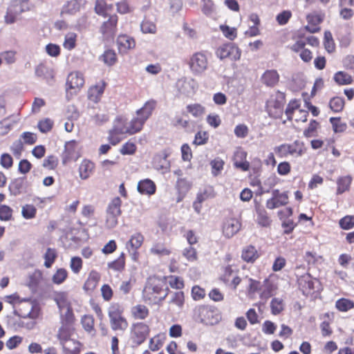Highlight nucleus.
<instances>
[{"instance_id": "obj_31", "label": "nucleus", "mask_w": 354, "mask_h": 354, "mask_svg": "<svg viewBox=\"0 0 354 354\" xmlns=\"http://www.w3.org/2000/svg\"><path fill=\"white\" fill-rule=\"evenodd\" d=\"M352 182V177L351 176H345L340 177L337 180V194H342L348 190Z\"/></svg>"}, {"instance_id": "obj_20", "label": "nucleus", "mask_w": 354, "mask_h": 354, "mask_svg": "<svg viewBox=\"0 0 354 354\" xmlns=\"http://www.w3.org/2000/svg\"><path fill=\"white\" fill-rule=\"evenodd\" d=\"M241 257L244 261L253 263L259 258L260 253L255 246L248 245L243 248Z\"/></svg>"}, {"instance_id": "obj_43", "label": "nucleus", "mask_w": 354, "mask_h": 354, "mask_svg": "<svg viewBox=\"0 0 354 354\" xmlns=\"http://www.w3.org/2000/svg\"><path fill=\"white\" fill-rule=\"evenodd\" d=\"M272 313L274 315L279 314L284 307L283 301L281 298H274L270 303Z\"/></svg>"}, {"instance_id": "obj_6", "label": "nucleus", "mask_w": 354, "mask_h": 354, "mask_svg": "<svg viewBox=\"0 0 354 354\" xmlns=\"http://www.w3.org/2000/svg\"><path fill=\"white\" fill-rule=\"evenodd\" d=\"M150 333V328L145 322H136L131 325L130 329V338L135 346L142 344Z\"/></svg>"}, {"instance_id": "obj_11", "label": "nucleus", "mask_w": 354, "mask_h": 354, "mask_svg": "<svg viewBox=\"0 0 354 354\" xmlns=\"http://www.w3.org/2000/svg\"><path fill=\"white\" fill-rule=\"evenodd\" d=\"M241 228L240 221L234 217L226 218L222 224V233L225 238L233 237Z\"/></svg>"}, {"instance_id": "obj_54", "label": "nucleus", "mask_w": 354, "mask_h": 354, "mask_svg": "<svg viewBox=\"0 0 354 354\" xmlns=\"http://www.w3.org/2000/svg\"><path fill=\"white\" fill-rule=\"evenodd\" d=\"M183 256L189 261H194L197 259L196 250L194 248L189 245V247L184 248L183 250Z\"/></svg>"}, {"instance_id": "obj_48", "label": "nucleus", "mask_w": 354, "mask_h": 354, "mask_svg": "<svg viewBox=\"0 0 354 354\" xmlns=\"http://www.w3.org/2000/svg\"><path fill=\"white\" fill-rule=\"evenodd\" d=\"M248 279L249 282L248 288V294L249 295L252 296L254 293L261 290L262 285L261 284L260 281L254 280L252 278H248Z\"/></svg>"}, {"instance_id": "obj_16", "label": "nucleus", "mask_w": 354, "mask_h": 354, "mask_svg": "<svg viewBox=\"0 0 354 354\" xmlns=\"http://www.w3.org/2000/svg\"><path fill=\"white\" fill-rule=\"evenodd\" d=\"M176 86L179 92L185 95H190L197 89L196 82L192 78H182L178 80L176 82Z\"/></svg>"}, {"instance_id": "obj_40", "label": "nucleus", "mask_w": 354, "mask_h": 354, "mask_svg": "<svg viewBox=\"0 0 354 354\" xmlns=\"http://www.w3.org/2000/svg\"><path fill=\"white\" fill-rule=\"evenodd\" d=\"M336 308L342 312H346L354 308V303L348 299H339L336 301Z\"/></svg>"}, {"instance_id": "obj_15", "label": "nucleus", "mask_w": 354, "mask_h": 354, "mask_svg": "<svg viewBox=\"0 0 354 354\" xmlns=\"http://www.w3.org/2000/svg\"><path fill=\"white\" fill-rule=\"evenodd\" d=\"M80 157V152L77 142L71 140L65 144V150L62 154V162L64 164L69 161H76Z\"/></svg>"}, {"instance_id": "obj_12", "label": "nucleus", "mask_w": 354, "mask_h": 354, "mask_svg": "<svg viewBox=\"0 0 354 354\" xmlns=\"http://www.w3.org/2000/svg\"><path fill=\"white\" fill-rule=\"evenodd\" d=\"M156 102L153 100H150L145 103L143 106L136 111L137 116L133 118L136 122L140 125V129L142 127L145 121L151 116L153 111L156 108Z\"/></svg>"}, {"instance_id": "obj_35", "label": "nucleus", "mask_w": 354, "mask_h": 354, "mask_svg": "<svg viewBox=\"0 0 354 354\" xmlns=\"http://www.w3.org/2000/svg\"><path fill=\"white\" fill-rule=\"evenodd\" d=\"M164 281L168 283L171 288L174 289H182L184 288L183 279L177 276L171 275L167 277H163Z\"/></svg>"}, {"instance_id": "obj_19", "label": "nucleus", "mask_w": 354, "mask_h": 354, "mask_svg": "<svg viewBox=\"0 0 354 354\" xmlns=\"http://www.w3.org/2000/svg\"><path fill=\"white\" fill-rule=\"evenodd\" d=\"M306 41L298 40L292 46L291 49L296 52L299 53L300 58L305 62H310L313 58L311 51L305 48Z\"/></svg>"}, {"instance_id": "obj_26", "label": "nucleus", "mask_w": 354, "mask_h": 354, "mask_svg": "<svg viewBox=\"0 0 354 354\" xmlns=\"http://www.w3.org/2000/svg\"><path fill=\"white\" fill-rule=\"evenodd\" d=\"M255 207L257 211L256 221L257 223L262 227H268L270 224V219L267 216L266 211L257 202L255 203Z\"/></svg>"}, {"instance_id": "obj_45", "label": "nucleus", "mask_w": 354, "mask_h": 354, "mask_svg": "<svg viewBox=\"0 0 354 354\" xmlns=\"http://www.w3.org/2000/svg\"><path fill=\"white\" fill-rule=\"evenodd\" d=\"M68 276V272L64 268H59L53 276V281L56 284L62 283Z\"/></svg>"}, {"instance_id": "obj_64", "label": "nucleus", "mask_w": 354, "mask_h": 354, "mask_svg": "<svg viewBox=\"0 0 354 354\" xmlns=\"http://www.w3.org/2000/svg\"><path fill=\"white\" fill-rule=\"evenodd\" d=\"M141 30L143 33H155L156 30V25L149 21H143L140 25Z\"/></svg>"}, {"instance_id": "obj_41", "label": "nucleus", "mask_w": 354, "mask_h": 354, "mask_svg": "<svg viewBox=\"0 0 354 354\" xmlns=\"http://www.w3.org/2000/svg\"><path fill=\"white\" fill-rule=\"evenodd\" d=\"M44 257L45 259L44 266L47 268H50L57 257L56 250L55 249L48 248Z\"/></svg>"}, {"instance_id": "obj_17", "label": "nucleus", "mask_w": 354, "mask_h": 354, "mask_svg": "<svg viewBox=\"0 0 354 354\" xmlns=\"http://www.w3.org/2000/svg\"><path fill=\"white\" fill-rule=\"evenodd\" d=\"M169 153L165 150L158 154H156L153 159V165L157 170L165 173L169 171L170 167L169 161L167 160Z\"/></svg>"}, {"instance_id": "obj_9", "label": "nucleus", "mask_w": 354, "mask_h": 354, "mask_svg": "<svg viewBox=\"0 0 354 354\" xmlns=\"http://www.w3.org/2000/svg\"><path fill=\"white\" fill-rule=\"evenodd\" d=\"M84 84V77L82 73L79 71H73L68 74L66 83V90L67 95L70 93L71 95L77 94Z\"/></svg>"}, {"instance_id": "obj_38", "label": "nucleus", "mask_w": 354, "mask_h": 354, "mask_svg": "<svg viewBox=\"0 0 354 354\" xmlns=\"http://www.w3.org/2000/svg\"><path fill=\"white\" fill-rule=\"evenodd\" d=\"M224 165V161L219 157H217L212 160L210 162L212 175L216 176L218 174H220L221 171L223 169Z\"/></svg>"}, {"instance_id": "obj_59", "label": "nucleus", "mask_w": 354, "mask_h": 354, "mask_svg": "<svg viewBox=\"0 0 354 354\" xmlns=\"http://www.w3.org/2000/svg\"><path fill=\"white\" fill-rule=\"evenodd\" d=\"M324 46L328 53H332L335 50L332 35L329 31H326L324 33Z\"/></svg>"}, {"instance_id": "obj_58", "label": "nucleus", "mask_w": 354, "mask_h": 354, "mask_svg": "<svg viewBox=\"0 0 354 354\" xmlns=\"http://www.w3.org/2000/svg\"><path fill=\"white\" fill-rule=\"evenodd\" d=\"M220 29L225 37L230 40H233L236 37V30L228 26L221 25Z\"/></svg>"}, {"instance_id": "obj_61", "label": "nucleus", "mask_w": 354, "mask_h": 354, "mask_svg": "<svg viewBox=\"0 0 354 354\" xmlns=\"http://www.w3.org/2000/svg\"><path fill=\"white\" fill-rule=\"evenodd\" d=\"M136 146L133 142H127L122 145L120 153L122 155H132L136 152Z\"/></svg>"}, {"instance_id": "obj_51", "label": "nucleus", "mask_w": 354, "mask_h": 354, "mask_svg": "<svg viewBox=\"0 0 354 354\" xmlns=\"http://www.w3.org/2000/svg\"><path fill=\"white\" fill-rule=\"evenodd\" d=\"M339 224L343 230H350L354 227V216H346L339 220Z\"/></svg>"}, {"instance_id": "obj_14", "label": "nucleus", "mask_w": 354, "mask_h": 354, "mask_svg": "<svg viewBox=\"0 0 354 354\" xmlns=\"http://www.w3.org/2000/svg\"><path fill=\"white\" fill-rule=\"evenodd\" d=\"M120 214V201H113L107 209L106 225L108 228H113L118 224V218Z\"/></svg>"}, {"instance_id": "obj_62", "label": "nucleus", "mask_w": 354, "mask_h": 354, "mask_svg": "<svg viewBox=\"0 0 354 354\" xmlns=\"http://www.w3.org/2000/svg\"><path fill=\"white\" fill-rule=\"evenodd\" d=\"M281 226L283 228L284 234H288L294 230L297 224L292 218H289L282 221Z\"/></svg>"}, {"instance_id": "obj_42", "label": "nucleus", "mask_w": 354, "mask_h": 354, "mask_svg": "<svg viewBox=\"0 0 354 354\" xmlns=\"http://www.w3.org/2000/svg\"><path fill=\"white\" fill-rule=\"evenodd\" d=\"M299 103L297 100H292L289 102L286 109V114L288 120L292 119V115L297 114L299 111Z\"/></svg>"}, {"instance_id": "obj_50", "label": "nucleus", "mask_w": 354, "mask_h": 354, "mask_svg": "<svg viewBox=\"0 0 354 354\" xmlns=\"http://www.w3.org/2000/svg\"><path fill=\"white\" fill-rule=\"evenodd\" d=\"M70 268L75 274H78L82 268V260L79 257H73L71 259Z\"/></svg>"}, {"instance_id": "obj_10", "label": "nucleus", "mask_w": 354, "mask_h": 354, "mask_svg": "<svg viewBox=\"0 0 354 354\" xmlns=\"http://www.w3.org/2000/svg\"><path fill=\"white\" fill-rule=\"evenodd\" d=\"M298 284L306 295H311L319 290V283L316 279H312L309 274L301 276L298 279Z\"/></svg>"}, {"instance_id": "obj_21", "label": "nucleus", "mask_w": 354, "mask_h": 354, "mask_svg": "<svg viewBox=\"0 0 354 354\" xmlns=\"http://www.w3.org/2000/svg\"><path fill=\"white\" fill-rule=\"evenodd\" d=\"M113 10V5L108 3L105 0H96L95 2L94 11L95 14L104 18L109 17Z\"/></svg>"}, {"instance_id": "obj_60", "label": "nucleus", "mask_w": 354, "mask_h": 354, "mask_svg": "<svg viewBox=\"0 0 354 354\" xmlns=\"http://www.w3.org/2000/svg\"><path fill=\"white\" fill-rule=\"evenodd\" d=\"M330 121L335 132H343L346 130V124L342 122L339 118H331Z\"/></svg>"}, {"instance_id": "obj_28", "label": "nucleus", "mask_w": 354, "mask_h": 354, "mask_svg": "<svg viewBox=\"0 0 354 354\" xmlns=\"http://www.w3.org/2000/svg\"><path fill=\"white\" fill-rule=\"evenodd\" d=\"M131 313L136 319H145L149 315V310L145 305L137 304L131 308Z\"/></svg>"}, {"instance_id": "obj_1", "label": "nucleus", "mask_w": 354, "mask_h": 354, "mask_svg": "<svg viewBox=\"0 0 354 354\" xmlns=\"http://www.w3.org/2000/svg\"><path fill=\"white\" fill-rule=\"evenodd\" d=\"M141 131L140 125L134 118L129 121L123 116L117 117L109 131V139L113 145H117L125 134L133 135Z\"/></svg>"}, {"instance_id": "obj_57", "label": "nucleus", "mask_w": 354, "mask_h": 354, "mask_svg": "<svg viewBox=\"0 0 354 354\" xmlns=\"http://www.w3.org/2000/svg\"><path fill=\"white\" fill-rule=\"evenodd\" d=\"M108 267L115 271H121L124 267V254H122L118 259L109 263Z\"/></svg>"}, {"instance_id": "obj_32", "label": "nucleus", "mask_w": 354, "mask_h": 354, "mask_svg": "<svg viewBox=\"0 0 354 354\" xmlns=\"http://www.w3.org/2000/svg\"><path fill=\"white\" fill-rule=\"evenodd\" d=\"M100 279V274L96 271H91L89 273L88 277L84 284L86 290H92L96 288Z\"/></svg>"}, {"instance_id": "obj_3", "label": "nucleus", "mask_w": 354, "mask_h": 354, "mask_svg": "<svg viewBox=\"0 0 354 354\" xmlns=\"http://www.w3.org/2000/svg\"><path fill=\"white\" fill-rule=\"evenodd\" d=\"M165 283L163 278L151 279L143 291L145 299L152 302L163 300L169 290L167 288H164Z\"/></svg>"}, {"instance_id": "obj_13", "label": "nucleus", "mask_w": 354, "mask_h": 354, "mask_svg": "<svg viewBox=\"0 0 354 354\" xmlns=\"http://www.w3.org/2000/svg\"><path fill=\"white\" fill-rule=\"evenodd\" d=\"M118 17L113 14L109 17L108 19L104 21L100 28V31L106 38H112L116 34Z\"/></svg>"}, {"instance_id": "obj_36", "label": "nucleus", "mask_w": 354, "mask_h": 354, "mask_svg": "<svg viewBox=\"0 0 354 354\" xmlns=\"http://www.w3.org/2000/svg\"><path fill=\"white\" fill-rule=\"evenodd\" d=\"M165 340L163 334H158L149 339V347L151 351H156L160 348Z\"/></svg>"}, {"instance_id": "obj_4", "label": "nucleus", "mask_w": 354, "mask_h": 354, "mask_svg": "<svg viewBox=\"0 0 354 354\" xmlns=\"http://www.w3.org/2000/svg\"><path fill=\"white\" fill-rule=\"evenodd\" d=\"M54 299L59 308L61 322H73L74 315L68 294L65 292H57Z\"/></svg>"}, {"instance_id": "obj_49", "label": "nucleus", "mask_w": 354, "mask_h": 354, "mask_svg": "<svg viewBox=\"0 0 354 354\" xmlns=\"http://www.w3.org/2000/svg\"><path fill=\"white\" fill-rule=\"evenodd\" d=\"M117 12L120 15H125L130 13L132 11L127 0H122L115 3Z\"/></svg>"}, {"instance_id": "obj_29", "label": "nucleus", "mask_w": 354, "mask_h": 354, "mask_svg": "<svg viewBox=\"0 0 354 354\" xmlns=\"http://www.w3.org/2000/svg\"><path fill=\"white\" fill-rule=\"evenodd\" d=\"M94 169V165L88 160H84L80 165L79 172L82 179L88 178L92 174Z\"/></svg>"}, {"instance_id": "obj_34", "label": "nucleus", "mask_w": 354, "mask_h": 354, "mask_svg": "<svg viewBox=\"0 0 354 354\" xmlns=\"http://www.w3.org/2000/svg\"><path fill=\"white\" fill-rule=\"evenodd\" d=\"M151 254L160 257L167 256L170 254V250L162 243H155L150 249Z\"/></svg>"}, {"instance_id": "obj_56", "label": "nucleus", "mask_w": 354, "mask_h": 354, "mask_svg": "<svg viewBox=\"0 0 354 354\" xmlns=\"http://www.w3.org/2000/svg\"><path fill=\"white\" fill-rule=\"evenodd\" d=\"M230 46L231 44H224L220 46L216 50V56L221 59H223L227 57L229 58V55L230 53Z\"/></svg>"}, {"instance_id": "obj_23", "label": "nucleus", "mask_w": 354, "mask_h": 354, "mask_svg": "<svg viewBox=\"0 0 354 354\" xmlns=\"http://www.w3.org/2000/svg\"><path fill=\"white\" fill-rule=\"evenodd\" d=\"M117 44L119 52L122 54H126L129 50L133 48L136 46L134 39L125 35L118 37Z\"/></svg>"}, {"instance_id": "obj_8", "label": "nucleus", "mask_w": 354, "mask_h": 354, "mask_svg": "<svg viewBox=\"0 0 354 354\" xmlns=\"http://www.w3.org/2000/svg\"><path fill=\"white\" fill-rule=\"evenodd\" d=\"M274 151L280 158H286L288 156L299 157L304 153L303 146L298 141L275 147Z\"/></svg>"}, {"instance_id": "obj_33", "label": "nucleus", "mask_w": 354, "mask_h": 354, "mask_svg": "<svg viewBox=\"0 0 354 354\" xmlns=\"http://www.w3.org/2000/svg\"><path fill=\"white\" fill-rule=\"evenodd\" d=\"M335 82L339 85L350 84L353 82L352 77L344 71H338L334 75Z\"/></svg>"}, {"instance_id": "obj_55", "label": "nucleus", "mask_w": 354, "mask_h": 354, "mask_svg": "<svg viewBox=\"0 0 354 354\" xmlns=\"http://www.w3.org/2000/svg\"><path fill=\"white\" fill-rule=\"evenodd\" d=\"M82 324L83 328L88 333L93 330L94 319L91 315H84L82 318Z\"/></svg>"}, {"instance_id": "obj_25", "label": "nucleus", "mask_w": 354, "mask_h": 354, "mask_svg": "<svg viewBox=\"0 0 354 354\" xmlns=\"http://www.w3.org/2000/svg\"><path fill=\"white\" fill-rule=\"evenodd\" d=\"M138 191L142 194L150 196L156 192V185L150 179H145L138 182Z\"/></svg>"}, {"instance_id": "obj_30", "label": "nucleus", "mask_w": 354, "mask_h": 354, "mask_svg": "<svg viewBox=\"0 0 354 354\" xmlns=\"http://www.w3.org/2000/svg\"><path fill=\"white\" fill-rule=\"evenodd\" d=\"M184 301V294L183 292H174L169 301L170 308L173 310H180L183 306Z\"/></svg>"}, {"instance_id": "obj_24", "label": "nucleus", "mask_w": 354, "mask_h": 354, "mask_svg": "<svg viewBox=\"0 0 354 354\" xmlns=\"http://www.w3.org/2000/svg\"><path fill=\"white\" fill-rule=\"evenodd\" d=\"M261 80L267 86L273 87L279 82V75L276 70H267L262 75Z\"/></svg>"}, {"instance_id": "obj_47", "label": "nucleus", "mask_w": 354, "mask_h": 354, "mask_svg": "<svg viewBox=\"0 0 354 354\" xmlns=\"http://www.w3.org/2000/svg\"><path fill=\"white\" fill-rule=\"evenodd\" d=\"M344 105L343 98L335 97L330 100L329 106L330 108L335 112H339L342 110Z\"/></svg>"}, {"instance_id": "obj_27", "label": "nucleus", "mask_w": 354, "mask_h": 354, "mask_svg": "<svg viewBox=\"0 0 354 354\" xmlns=\"http://www.w3.org/2000/svg\"><path fill=\"white\" fill-rule=\"evenodd\" d=\"M104 90V84H98L91 86L88 91V99L97 103L100 101Z\"/></svg>"}, {"instance_id": "obj_2", "label": "nucleus", "mask_w": 354, "mask_h": 354, "mask_svg": "<svg viewBox=\"0 0 354 354\" xmlns=\"http://www.w3.org/2000/svg\"><path fill=\"white\" fill-rule=\"evenodd\" d=\"M73 322H61L62 326L57 335L63 349L69 354L77 351L80 346L78 342L71 338L74 332V328L72 326Z\"/></svg>"}, {"instance_id": "obj_18", "label": "nucleus", "mask_w": 354, "mask_h": 354, "mask_svg": "<svg viewBox=\"0 0 354 354\" xmlns=\"http://www.w3.org/2000/svg\"><path fill=\"white\" fill-rule=\"evenodd\" d=\"M19 315L24 318L37 319L39 315V308L29 301H25L19 309Z\"/></svg>"}, {"instance_id": "obj_7", "label": "nucleus", "mask_w": 354, "mask_h": 354, "mask_svg": "<svg viewBox=\"0 0 354 354\" xmlns=\"http://www.w3.org/2000/svg\"><path fill=\"white\" fill-rule=\"evenodd\" d=\"M208 59L207 56L201 52L193 54L188 62L190 71L194 75H201L208 68Z\"/></svg>"}, {"instance_id": "obj_44", "label": "nucleus", "mask_w": 354, "mask_h": 354, "mask_svg": "<svg viewBox=\"0 0 354 354\" xmlns=\"http://www.w3.org/2000/svg\"><path fill=\"white\" fill-rule=\"evenodd\" d=\"M76 37L77 35L74 32H68L66 34L63 44L64 47L67 50L74 48L76 44Z\"/></svg>"}, {"instance_id": "obj_39", "label": "nucleus", "mask_w": 354, "mask_h": 354, "mask_svg": "<svg viewBox=\"0 0 354 354\" xmlns=\"http://www.w3.org/2000/svg\"><path fill=\"white\" fill-rule=\"evenodd\" d=\"M187 111L194 117H201L205 112V108L200 104H192L187 106Z\"/></svg>"}, {"instance_id": "obj_52", "label": "nucleus", "mask_w": 354, "mask_h": 354, "mask_svg": "<svg viewBox=\"0 0 354 354\" xmlns=\"http://www.w3.org/2000/svg\"><path fill=\"white\" fill-rule=\"evenodd\" d=\"M79 9V6L76 0H71L63 6L62 12L72 14L77 12Z\"/></svg>"}, {"instance_id": "obj_5", "label": "nucleus", "mask_w": 354, "mask_h": 354, "mask_svg": "<svg viewBox=\"0 0 354 354\" xmlns=\"http://www.w3.org/2000/svg\"><path fill=\"white\" fill-rule=\"evenodd\" d=\"M122 308L119 304H112L108 310L111 328L113 330L123 332L128 327L127 319L122 316Z\"/></svg>"}, {"instance_id": "obj_63", "label": "nucleus", "mask_w": 354, "mask_h": 354, "mask_svg": "<svg viewBox=\"0 0 354 354\" xmlns=\"http://www.w3.org/2000/svg\"><path fill=\"white\" fill-rule=\"evenodd\" d=\"M248 127L243 124H238L235 127L234 132L236 137L243 138L248 134Z\"/></svg>"}, {"instance_id": "obj_46", "label": "nucleus", "mask_w": 354, "mask_h": 354, "mask_svg": "<svg viewBox=\"0 0 354 354\" xmlns=\"http://www.w3.org/2000/svg\"><path fill=\"white\" fill-rule=\"evenodd\" d=\"M215 197L214 188L212 186H205L200 191L197 199H208Z\"/></svg>"}, {"instance_id": "obj_53", "label": "nucleus", "mask_w": 354, "mask_h": 354, "mask_svg": "<svg viewBox=\"0 0 354 354\" xmlns=\"http://www.w3.org/2000/svg\"><path fill=\"white\" fill-rule=\"evenodd\" d=\"M36 208L32 205H26L22 207L21 214L24 218L30 219L35 216Z\"/></svg>"}, {"instance_id": "obj_22", "label": "nucleus", "mask_w": 354, "mask_h": 354, "mask_svg": "<svg viewBox=\"0 0 354 354\" xmlns=\"http://www.w3.org/2000/svg\"><path fill=\"white\" fill-rule=\"evenodd\" d=\"M144 236L140 232H136L132 234L129 240L126 243V248L129 252H132L135 256L136 251L142 245Z\"/></svg>"}, {"instance_id": "obj_37", "label": "nucleus", "mask_w": 354, "mask_h": 354, "mask_svg": "<svg viewBox=\"0 0 354 354\" xmlns=\"http://www.w3.org/2000/svg\"><path fill=\"white\" fill-rule=\"evenodd\" d=\"M100 59L108 66L113 65L117 61L116 54L113 50H105Z\"/></svg>"}]
</instances>
